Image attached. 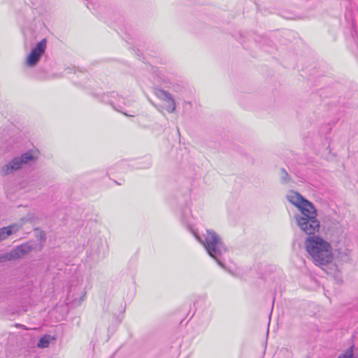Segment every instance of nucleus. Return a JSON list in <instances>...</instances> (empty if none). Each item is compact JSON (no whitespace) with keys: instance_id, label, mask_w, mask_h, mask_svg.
I'll list each match as a JSON object with an SVG mask.
<instances>
[{"instance_id":"nucleus-1","label":"nucleus","mask_w":358,"mask_h":358,"mask_svg":"<svg viewBox=\"0 0 358 358\" xmlns=\"http://www.w3.org/2000/svg\"><path fill=\"white\" fill-rule=\"evenodd\" d=\"M305 247L315 265L323 266L332 262L334 256L331 245L320 236H308L305 241Z\"/></svg>"},{"instance_id":"nucleus-2","label":"nucleus","mask_w":358,"mask_h":358,"mask_svg":"<svg viewBox=\"0 0 358 358\" xmlns=\"http://www.w3.org/2000/svg\"><path fill=\"white\" fill-rule=\"evenodd\" d=\"M190 231L194 237L203 244L208 254L213 258L222 268L224 264L221 261L222 256L227 252V248L222 241L221 237L213 230L206 229L202 239L192 227H189Z\"/></svg>"},{"instance_id":"nucleus-3","label":"nucleus","mask_w":358,"mask_h":358,"mask_svg":"<svg viewBox=\"0 0 358 358\" xmlns=\"http://www.w3.org/2000/svg\"><path fill=\"white\" fill-rule=\"evenodd\" d=\"M317 210L315 206L304 211L295 214L294 218L298 227L308 236H315V234L318 232L320 228V223L317 219Z\"/></svg>"},{"instance_id":"nucleus-4","label":"nucleus","mask_w":358,"mask_h":358,"mask_svg":"<svg viewBox=\"0 0 358 358\" xmlns=\"http://www.w3.org/2000/svg\"><path fill=\"white\" fill-rule=\"evenodd\" d=\"M36 159V157L30 151L19 157H15L1 168L0 175L6 176L13 174L15 171L22 169L24 165L35 161Z\"/></svg>"},{"instance_id":"nucleus-5","label":"nucleus","mask_w":358,"mask_h":358,"mask_svg":"<svg viewBox=\"0 0 358 358\" xmlns=\"http://www.w3.org/2000/svg\"><path fill=\"white\" fill-rule=\"evenodd\" d=\"M34 214L29 213L25 217L21 218L18 222L0 228V242L6 240L10 235L17 232L24 223L34 222Z\"/></svg>"},{"instance_id":"nucleus-6","label":"nucleus","mask_w":358,"mask_h":358,"mask_svg":"<svg viewBox=\"0 0 358 358\" xmlns=\"http://www.w3.org/2000/svg\"><path fill=\"white\" fill-rule=\"evenodd\" d=\"M46 43V39L43 38L31 50L26 59L25 64L27 66L33 67L37 64L45 51Z\"/></svg>"},{"instance_id":"nucleus-7","label":"nucleus","mask_w":358,"mask_h":358,"mask_svg":"<svg viewBox=\"0 0 358 358\" xmlns=\"http://www.w3.org/2000/svg\"><path fill=\"white\" fill-rule=\"evenodd\" d=\"M286 198L299 210L300 213L308 211L310 208L314 206L311 202L306 199L301 194L293 190L287 193Z\"/></svg>"},{"instance_id":"nucleus-8","label":"nucleus","mask_w":358,"mask_h":358,"mask_svg":"<svg viewBox=\"0 0 358 358\" xmlns=\"http://www.w3.org/2000/svg\"><path fill=\"white\" fill-rule=\"evenodd\" d=\"M155 94L160 100L166 102V110L168 113H172L176 110V102L169 92L162 89H155Z\"/></svg>"},{"instance_id":"nucleus-9","label":"nucleus","mask_w":358,"mask_h":358,"mask_svg":"<svg viewBox=\"0 0 358 358\" xmlns=\"http://www.w3.org/2000/svg\"><path fill=\"white\" fill-rule=\"evenodd\" d=\"M112 97L114 99H111V100H108V103L117 111H120L121 113H122L124 115H127V116H131V117H134L135 115H128L127 113H126L125 112L122 111V109H123V106L122 105H124V106H129L130 105V102L131 101H126L125 99L122 96H118L117 94H116V96H115V93L113 92L112 94Z\"/></svg>"},{"instance_id":"nucleus-10","label":"nucleus","mask_w":358,"mask_h":358,"mask_svg":"<svg viewBox=\"0 0 358 358\" xmlns=\"http://www.w3.org/2000/svg\"><path fill=\"white\" fill-rule=\"evenodd\" d=\"M33 248L28 243L21 244L17 248H14L13 250V254L17 259L21 258L23 256L27 255L32 250Z\"/></svg>"},{"instance_id":"nucleus-11","label":"nucleus","mask_w":358,"mask_h":358,"mask_svg":"<svg viewBox=\"0 0 358 358\" xmlns=\"http://www.w3.org/2000/svg\"><path fill=\"white\" fill-rule=\"evenodd\" d=\"M354 345H352L348 349L345 350L338 358H355L354 355Z\"/></svg>"},{"instance_id":"nucleus-12","label":"nucleus","mask_w":358,"mask_h":358,"mask_svg":"<svg viewBox=\"0 0 358 358\" xmlns=\"http://www.w3.org/2000/svg\"><path fill=\"white\" fill-rule=\"evenodd\" d=\"M14 259H16V258L13 254V250L8 252L0 254V262H6Z\"/></svg>"},{"instance_id":"nucleus-13","label":"nucleus","mask_w":358,"mask_h":358,"mask_svg":"<svg viewBox=\"0 0 358 358\" xmlns=\"http://www.w3.org/2000/svg\"><path fill=\"white\" fill-rule=\"evenodd\" d=\"M50 336H44L43 337L41 338L37 345L40 348H47L50 343Z\"/></svg>"},{"instance_id":"nucleus-14","label":"nucleus","mask_w":358,"mask_h":358,"mask_svg":"<svg viewBox=\"0 0 358 358\" xmlns=\"http://www.w3.org/2000/svg\"><path fill=\"white\" fill-rule=\"evenodd\" d=\"M289 176L287 172L284 169H280V180L282 183H287L289 181Z\"/></svg>"},{"instance_id":"nucleus-15","label":"nucleus","mask_w":358,"mask_h":358,"mask_svg":"<svg viewBox=\"0 0 358 358\" xmlns=\"http://www.w3.org/2000/svg\"><path fill=\"white\" fill-rule=\"evenodd\" d=\"M41 240H45V235H42V234H41Z\"/></svg>"}]
</instances>
